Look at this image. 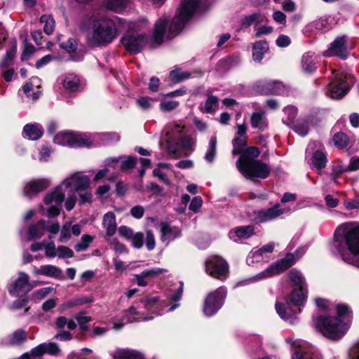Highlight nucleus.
<instances>
[{"label":"nucleus","instance_id":"aec40b11","mask_svg":"<svg viewBox=\"0 0 359 359\" xmlns=\"http://www.w3.org/2000/svg\"><path fill=\"white\" fill-rule=\"evenodd\" d=\"M276 245L275 243L271 242L255 251H251L246 259L248 264L251 265L255 262L264 261L265 258L267 257L266 255L271 253Z\"/></svg>","mask_w":359,"mask_h":359},{"label":"nucleus","instance_id":"393cba45","mask_svg":"<svg viewBox=\"0 0 359 359\" xmlns=\"http://www.w3.org/2000/svg\"><path fill=\"white\" fill-rule=\"evenodd\" d=\"M60 353L59 346L54 342L42 343L31 350L34 357H41L45 353L51 355H57Z\"/></svg>","mask_w":359,"mask_h":359},{"label":"nucleus","instance_id":"f257e3e1","mask_svg":"<svg viewBox=\"0 0 359 359\" xmlns=\"http://www.w3.org/2000/svg\"><path fill=\"white\" fill-rule=\"evenodd\" d=\"M210 5L205 0H183L177 15L170 23L166 16L160 18L156 22L151 35L153 43L159 45L165 37L171 39L178 34L194 14L205 11Z\"/></svg>","mask_w":359,"mask_h":359},{"label":"nucleus","instance_id":"cd10ccee","mask_svg":"<svg viewBox=\"0 0 359 359\" xmlns=\"http://www.w3.org/2000/svg\"><path fill=\"white\" fill-rule=\"evenodd\" d=\"M111 355L114 359H144L142 353L130 348H117Z\"/></svg>","mask_w":359,"mask_h":359},{"label":"nucleus","instance_id":"79ce46f5","mask_svg":"<svg viewBox=\"0 0 359 359\" xmlns=\"http://www.w3.org/2000/svg\"><path fill=\"white\" fill-rule=\"evenodd\" d=\"M191 77V74L181 69L176 68L170 72V78L175 83L182 82Z\"/></svg>","mask_w":359,"mask_h":359},{"label":"nucleus","instance_id":"a211bd4d","mask_svg":"<svg viewBox=\"0 0 359 359\" xmlns=\"http://www.w3.org/2000/svg\"><path fill=\"white\" fill-rule=\"evenodd\" d=\"M347 38L345 36L337 38L330 46L325 52L327 56H339L341 58H346L348 55Z\"/></svg>","mask_w":359,"mask_h":359},{"label":"nucleus","instance_id":"20e7f679","mask_svg":"<svg viewBox=\"0 0 359 359\" xmlns=\"http://www.w3.org/2000/svg\"><path fill=\"white\" fill-rule=\"evenodd\" d=\"M89 26L86 41L89 47H105L111 43L120 33L119 26L123 20L119 18L102 17L98 18L92 15L88 18Z\"/></svg>","mask_w":359,"mask_h":359},{"label":"nucleus","instance_id":"dca6fc26","mask_svg":"<svg viewBox=\"0 0 359 359\" xmlns=\"http://www.w3.org/2000/svg\"><path fill=\"white\" fill-rule=\"evenodd\" d=\"M27 274L23 272L19 273L18 278L8 286L9 293L15 297L25 296L32 289Z\"/></svg>","mask_w":359,"mask_h":359},{"label":"nucleus","instance_id":"052dcab7","mask_svg":"<svg viewBox=\"0 0 359 359\" xmlns=\"http://www.w3.org/2000/svg\"><path fill=\"white\" fill-rule=\"evenodd\" d=\"M154 100L148 97H141L136 100V103L140 108L143 110H147L152 106V103Z\"/></svg>","mask_w":359,"mask_h":359},{"label":"nucleus","instance_id":"e433bc0d","mask_svg":"<svg viewBox=\"0 0 359 359\" xmlns=\"http://www.w3.org/2000/svg\"><path fill=\"white\" fill-rule=\"evenodd\" d=\"M306 287L294 289L291 294V302L294 305H302L306 300Z\"/></svg>","mask_w":359,"mask_h":359},{"label":"nucleus","instance_id":"680f3d73","mask_svg":"<svg viewBox=\"0 0 359 359\" xmlns=\"http://www.w3.org/2000/svg\"><path fill=\"white\" fill-rule=\"evenodd\" d=\"M144 234L141 232L134 233L130 240L135 248L140 249L142 247Z\"/></svg>","mask_w":359,"mask_h":359},{"label":"nucleus","instance_id":"bf43d9fd","mask_svg":"<svg viewBox=\"0 0 359 359\" xmlns=\"http://www.w3.org/2000/svg\"><path fill=\"white\" fill-rule=\"evenodd\" d=\"M57 256L60 259L71 258L74 256V252L68 247L60 245L57 248Z\"/></svg>","mask_w":359,"mask_h":359},{"label":"nucleus","instance_id":"3c124183","mask_svg":"<svg viewBox=\"0 0 359 359\" xmlns=\"http://www.w3.org/2000/svg\"><path fill=\"white\" fill-rule=\"evenodd\" d=\"M71 222H66L61 228L60 241L61 243H66L71 238Z\"/></svg>","mask_w":359,"mask_h":359},{"label":"nucleus","instance_id":"49530a36","mask_svg":"<svg viewBox=\"0 0 359 359\" xmlns=\"http://www.w3.org/2000/svg\"><path fill=\"white\" fill-rule=\"evenodd\" d=\"M312 163L318 170H320L325 167L327 163L325 154L320 151H316L312 157Z\"/></svg>","mask_w":359,"mask_h":359},{"label":"nucleus","instance_id":"338daca9","mask_svg":"<svg viewBox=\"0 0 359 359\" xmlns=\"http://www.w3.org/2000/svg\"><path fill=\"white\" fill-rule=\"evenodd\" d=\"M44 250L47 257L53 258L57 256V248L53 242L46 243Z\"/></svg>","mask_w":359,"mask_h":359},{"label":"nucleus","instance_id":"c03bdc74","mask_svg":"<svg viewBox=\"0 0 359 359\" xmlns=\"http://www.w3.org/2000/svg\"><path fill=\"white\" fill-rule=\"evenodd\" d=\"M290 280L298 287L304 288L306 287L304 278L300 271L292 269L289 273Z\"/></svg>","mask_w":359,"mask_h":359},{"label":"nucleus","instance_id":"9b49d317","mask_svg":"<svg viewBox=\"0 0 359 359\" xmlns=\"http://www.w3.org/2000/svg\"><path fill=\"white\" fill-rule=\"evenodd\" d=\"M205 271L210 276L224 280L229 274V264L221 257L212 255L208 257L205 262Z\"/></svg>","mask_w":359,"mask_h":359},{"label":"nucleus","instance_id":"37998d69","mask_svg":"<svg viewBox=\"0 0 359 359\" xmlns=\"http://www.w3.org/2000/svg\"><path fill=\"white\" fill-rule=\"evenodd\" d=\"M178 142L180 144V149L175 156H172L173 157H178V154L181 150L192 149V147L194 146L196 142L190 136L184 135H181L180 138L178 139Z\"/></svg>","mask_w":359,"mask_h":359},{"label":"nucleus","instance_id":"de8ad7c7","mask_svg":"<svg viewBox=\"0 0 359 359\" xmlns=\"http://www.w3.org/2000/svg\"><path fill=\"white\" fill-rule=\"evenodd\" d=\"M44 231L42 225H39V221L36 224L31 225L28 229L29 240L41 238L44 235Z\"/></svg>","mask_w":359,"mask_h":359},{"label":"nucleus","instance_id":"4468645a","mask_svg":"<svg viewBox=\"0 0 359 359\" xmlns=\"http://www.w3.org/2000/svg\"><path fill=\"white\" fill-rule=\"evenodd\" d=\"M149 37L144 34L129 32L121 39L125 48L132 54H137L146 46Z\"/></svg>","mask_w":359,"mask_h":359},{"label":"nucleus","instance_id":"c9c22d12","mask_svg":"<svg viewBox=\"0 0 359 359\" xmlns=\"http://www.w3.org/2000/svg\"><path fill=\"white\" fill-rule=\"evenodd\" d=\"M217 137L212 136L210 137L208 146L204 156L205 160L208 163H212L217 154Z\"/></svg>","mask_w":359,"mask_h":359},{"label":"nucleus","instance_id":"f704fd0d","mask_svg":"<svg viewBox=\"0 0 359 359\" xmlns=\"http://www.w3.org/2000/svg\"><path fill=\"white\" fill-rule=\"evenodd\" d=\"M127 5V0H104V6L109 11L121 13L123 12Z\"/></svg>","mask_w":359,"mask_h":359},{"label":"nucleus","instance_id":"4be33fe9","mask_svg":"<svg viewBox=\"0 0 359 359\" xmlns=\"http://www.w3.org/2000/svg\"><path fill=\"white\" fill-rule=\"evenodd\" d=\"M33 273L35 276H45L55 279H62V271L60 268L51 264L42 265L40 267L34 266Z\"/></svg>","mask_w":359,"mask_h":359},{"label":"nucleus","instance_id":"f03ea898","mask_svg":"<svg viewBox=\"0 0 359 359\" xmlns=\"http://www.w3.org/2000/svg\"><path fill=\"white\" fill-rule=\"evenodd\" d=\"M330 251L334 255H339L348 264L359 267V225L346 223L340 225L334 232V237L330 245Z\"/></svg>","mask_w":359,"mask_h":359},{"label":"nucleus","instance_id":"c756f323","mask_svg":"<svg viewBox=\"0 0 359 359\" xmlns=\"http://www.w3.org/2000/svg\"><path fill=\"white\" fill-rule=\"evenodd\" d=\"M250 123L253 128L264 130L268 126L265 112L262 111L253 112L250 117Z\"/></svg>","mask_w":359,"mask_h":359},{"label":"nucleus","instance_id":"c85d7f7f","mask_svg":"<svg viewBox=\"0 0 359 359\" xmlns=\"http://www.w3.org/2000/svg\"><path fill=\"white\" fill-rule=\"evenodd\" d=\"M276 309L278 314L280 316L281 318H283L285 320H288L291 323H294L296 320L295 311L290 308L289 303L282 304L280 303L277 302L276 304Z\"/></svg>","mask_w":359,"mask_h":359},{"label":"nucleus","instance_id":"5fc2aeb1","mask_svg":"<svg viewBox=\"0 0 359 359\" xmlns=\"http://www.w3.org/2000/svg\"><path fill=\"white\" fill-rule=\"evenodd\" d=\"M259 155V151L257 147H246L245 151L242 154V155L240 156L239 159L237 162L242 161V158L243 156L246 159H255Z\"/></svg>","mask_w":359,"mask_h":359},{"label":"nucleus","instance_id":"4c0bfd02","mask_svg":"<svg viewBox=\"0 0 359 359\" xmlns=\"http://www.w3.org/2000/svg\"><path fill=\"white\" fill-rule=\"evenodd\" d=\"M218 107V98L215 96H210L206 100L204 105L199 107L203 113H212L217 110Z\"/></svg>","mask_w":359,"mask_h":359},{"label":"nucleus","instance_id":"e2e57ef3","mask_svg":"<svg viewBox=\"0 0 359 359\" xmlns=\"http://www.w3.org/2000/svg\"><path fill=\"white\" fill-rule=\"evenodd\" d=\"M166 271H167L164 269L153 268V269L144 270V271H142L141 273V274L142 275L143 277H144L145 278H152V277L159 276L160 274H161L164 272H166Z\"/></svg>","mask_w":359,"mask_h":359},{"label":"nucleus","instance_id":"6e6d98bb","mask_svg":"<svg viewBox=\"0 0 359 359\" xmlns=\"http://www.w3.org/2000/svg\"><path fill=\"white\" fill-rule=\"evenodd\" d=\"M110 248L118 254L128 253V250L125 245L120 243L117 238H111L109 241Z\"/></svg>","mask_w":359,"mask_h":359},{"label":"nucleus","instance_id":"603ef678","mask_svg":"<svg viewBox=\"0 0 359 359\" xmlns=\"http://www.w3.org/2000/svg\"><path fill=\"white\" fill-rule=\"evenodd\" d=\"M137 159L133 156H122V159L121 160V169L123 171H127L130 170L135 167L136 165Z\"/></svg>","mask_w":359,"mask_h":359},{"label":"nucleus","instance_id":"9d476101","mask_svg":"<svg viewBox=\"0 0 359 359\" xmlns=\"http://www.w3.org/2000/svg\"><path fill=\"white\" fill-rule=\"evenodd\" d=\"M306 251V248L302 247L298 248L296 252V257L292 253H288L286 256L278 260L276 262L271 264L265 271H262L257 276L259 279L269 278L275 275L280 274L285 270L292 266L297 259H299Z\"/></svg>","mask_w":359,"mask_h":359},{"label":"nucleus","instance_id":"2eb2a0df","mask_svg":"<svg viewBox=\"0 0 359 359\" xmlns=\"http://www.w3.org/2000/svg\"><path fill=\"white\" fill-rule=\"evenodd\" d=\"M182 128L177 123H169L164 128V140L166 142L168 151L172 156H175L180 149L177 135L182 132Z\"/></svg>","mask_w":359,"mask_h":359},{"label":"nucleus","instance_id":"5701e85b","mask_svg":"<svg viewBox=\"0 0 359 359\" xmlns=\"http://www.w3.org/2000/svg\"><path fill=\"white\" fill-rule=\"evenodd\" d=\"M255 229L251 225L239 226L231 229L229 232V237L233 242L239 243L251 237Z\"/></svg>","mask_w":359,"mask_h":359},{"label":"nucleus","instance_id":"864d4df0","mask_svg":"<svg viewBox=\"0 0 359 359\" xmlns=\"http://www.w3.org/2000/svg\"><path fill=\"white\" fill-rule=\"evenodd\" d=\"M16 53V43H15L8 50H7L6 55L4 57L0 62L1 67H6L8 66L15 57Z\"/></svg>","mask_w":359,"mask_h":359},{"label":"nucleus","instance_id":"a19ab883","mask_svg":"<svg viewBox=\"0 0 359 359\" xmlns=\"http://www.w3.org/2000/svg\"><path fill=\"white\" fill-rule=\"evenodd\" d=\"M40 22L43 24V32L48 34H51L55 29V20L50 15H43L40 18Z\"/></svg>","mask_w":359,"mask_h":359},{"label":"nucleus","instance_id":"f3484780","mask_svg":"<svg viewBox=\"0 0 359 359\" xmlns=\"http://www.w3.org/2000/svg\"><path fill=\"white\" fill-rule=\"evenodd\" d=\"M50 185V181L47 178L32 179L27 182L23 187L24 195L32 198L39 193L46 190Z\"/></svg>","mask_w":359,"mask_h":359},{"label":"nucleus","instance_id":"0eeeda50","mask_svg":"<svg viewBox=\"0 0 359 359\" xmlns=\"http://www.w3.org/2000/svg\"><path fill=\"white\" fill-rule=\"evenodd\" d=\"M100 136V135L60 132L54 137L53 142L55 144L70 147H90L98 144L95 142V140Z\"/></svg>","mask_w":359,"mask_h":359},{"label":"nucleus","instance_id":"69168bd1","mask_svg":"<svg viewBox=\"0 0 359 359\" xmlns=\"http://www.w3.org/2000/svg\"><path fill=\"white\" fill-rule=\"evenodd\" d=\"M283 111L285 114L287 116L288 122L286 123L287 124L292 123L297 115V109L294 106H287L284 108Z\"/></svg>","mask_w":359,"mask_h":359},{"label":"nucleus","instance_id":"6e6552de","mask_svg":"<svg viewBox=\"0 0 359 359\" xmlns=\"http://www.w3.org/2000/svg\"><path fill=\"white\" fill-rule=\"evenodd\" d=\"M355 79L348 72L332 71L328 86L330 96L333 99L343 97L354 84Z\"/></svg>","mask_w":359,"mask_h":359},{"label":"nucleus","instance_id":"58836bf2","mask_svg":"<svg viewBox=\"0 0 359 359\" xmlns=\"http://www.w3.org/2000/svg\"><path fill=\"white\" fill-rule=\"evenodd\" d=\"M332 141L336 147L344 149L348 145L350 139L344 133L339 132L333 135Z\"/></svg>","mask_w":359,"mask_h":359},{"label":"nucleus","instance_id":"a878e982","mask_svg":"<svg viewBox=\"0 0 359 359\" xmlns=\"http://www.w3.org/2000/svg\"><path fill=\"white\" fill-rule=\"evenodd\" d=\"M318 62V57L314 53L306 52L302 57V70L305 73L311 74L316 70Z\"/></svg>","mask_w":359,"mask_h":359},{"label":"nucleus","instance_id":"1a4fd4ad","mask_svg":"<svg viewBox=\"0 0 359 359\" xmlns=\"http://www.w3.org/2000/svg\"><path fill=\"white\" fill-rule=\"evenodd\" d=\"M238 170L246 177L266 178L271 172L268 165L255 159H246L243 157L242 161L236 162Z\"/></svg>","mask_w":359,"mask_h":359},{"label":"nucleus","instance_id":"8fccbe9b","mask_svg":"<svg viewBox=\"0 0 359 359\" xmlns=\"http://www.w3.org/2000/svg\"><path fill=\"white\" fill-rule=\"evenodd\" d=\"M93 241V237L92 236L88 234H83L81 236L80 242L74 246L75 250L76 252L86 250Z\"/></svg>","mask_w":359,"mask_h":359},{"label":"nucleus","instance_id":"13d9d810","mask_svg":"<svg viewBox=\"0 0 359 359\" xmlns=\"http://www.w3.org/2000/svg\"><path fill=\"white\" fill-rule=\"evenodd\" d=\"M180 105L179 102L175 100H164L161 102L159 107L162 111L168 112L171 111Z\"/></svg>","mask_w":359,"mask_h":359},{"label":"nucleus","instance_id":"7ed1b4c3","mask_svg":"<svg viewBox=\"0 0 359 359\" xmlns=\"http://www.w3.org/2000/svg\"><path fill=\"white\" fill-rule=\"evenodd\" d=\"M89 186L90 178L81 172H77L68 176L53 191L46 194L41 210L46 211L48 217L57 216L65 198L64 189H69L75 194L88 189Z\"/></svg>","mask_w":359,"mask_h":359},{"label":"nucleus","instance_id":"473e14b6","mask_svg":"<svg viewBox=\"0 0 359 359\" xmlns=\"http://www.w3.org/2000/svg\"><path fill=\"white\" fill-rule=\"evenodd\" d=\"M102 224L106 229V234L112 236L115 234L117 226L116 222L115 215L111 212H107L103 217Z\"/></svg>","mask_w":359,"mask_h":359},{"label":"nucleus","instance_id":"09e8293b","mask_svg":"<svg viewBox=\"0 0 359 359\" xmlns=\"http://www.w3.org/2000/svg\"><path fill=\"white\" fill-rule=\"evenodd\" d=\"M39 225H42L43 229L53 235L58 233L60 231V224L57 222L40 219Z\"/></svg>","mask_w":359,"mask_h":359},{"label":"nucleus","instance_id":"0e129e2a","mask_svg":"<svg viewBox=\"0 0 359 359\" xmlns=\"http://www.w3.org/2000/svg\"><path fill=\"white\" fill-rule=\"evenodd\" d=\"M92 350L88 348H83L80 352H72L68 355V359H85L84 355H90Z\"/></svg>","mask_w":359,"mask_h":359},{"label":"nucleus","instance_id":"7c9ffc66","mask_svg":"<svg viewBox=\"0 0 359 359\" xmlns=\"http://www.w3.org/2000/svg\"><path fill=\"white\" fill-rule=\"evenodd\" d=\"M269 50V44L265 40L255 42L252 46V58L255 62H261Z\"/></svg>","mask_w":359,"mask_h":359},{"label":"nucleus","instance_id":"39448f33","mask_svg":"<svg viewBox=\"0 0 359 359\" xmlns=\"http://www.w3.org/2000/svg\"><path fill=\"white\" fill-rule=\"evenodd\" d=\"M163 306V304L156 297H147L124 311L121 321L114 323L113 328L118 330L126 323L152 320L154 316L152 315L148 316V313H151L156 316L161 315Z\"/></svg>","mask_w":359,"mask_h":359},{"label":"nucleus","instance_id":"774afa93","mask_svg":"<svg viewBox=\"0 0 359 359\" xmlns=\"http://www.w3.org/2000/svg\"><path fill=\"white\" fill-rule=\"evenodd\" d=\"M202 205H203L202 198L201 196H195L191 200L189 208L190 210H191L194 212H198L200 210Z\"/></svg>","mask_w":359,"mask_h":359},{"label":"nucleus","instance_id":"b1692460","mask_svg":"<svg viewBox=\"0 0 359 359\" xmlns=\"http://www.w3.org/2000/svg\"><path fill=\"white\" fill-rule=\"evenodd\" d=\"M161 239L168 245L170 241L181 236V231L176 226H171L167 222L160 224Z\"/></svg>","mask_w":359,"mask_h":359},{"label":"nucleus","instance_id":"ea45409f","mask_svg":"<svg viewBox=\"0 0 359 359\" xmlns=\"http://www.w3.org/2000/svg\"><path fill=\"white\" fill-rule=\"evenodd\" d=\"M246 140L247 137H234L232 144H233V155H242V154L245 151L247 146H246Z\"/></svg>","mask_w":359,"mask_h":359},{"label":"nucleus","instance_id":"bb28decb","mask_svg":"<svg viewBox=\"0 0 359 359\" xmlns=\"http://www.w3.org/2000/svg\"><path fill=\"white\" fill-rule=\"evenodd\" d=\"M43 134V127L36 123L26 124L22 131L23 137L29 140H37L42 137Z\"/></svg>","mask_w":359,"mask_h":359},{"label":"nucleus","instance_id":"72a5a7b5","mask_svg":"<svg viewBox=\"0 0 359 359\" xmlns=\"http://www.w3.org/2000/svg\"><path fill=\"white\" fill-rule=\"evenodd\" d=\"M62 84L65 89L69 91H76L80 86V79L74 74H67L64 76Z\"/></svg>","mask_w":359,"mask_h":359},{"label":"nucleus","instance_id":"a18cd8bd","mask_svg":"<svg viewBox=\"0 0 359 359\" xmlns=\"http://www.w3.org/2000/svg\"><path fill=\"white\" fill-rule=\"evenodd\" d=\"M74 317L76 320L81 330H88V327L86 324L92 320V318L90 316H87L86 311H81L75 314Z\"/></svg>","mask_w":359,"mask_h":359},{"label":"nucleus","instance_id":"6ab92c4d","mask_svg":"<svg viewBox=\"0 0 359 359\" xmlns=\"http://www.w3.org/2000/svg\"><path fill=\"white\" fill-rule=\"evenodd\" d=\"M290 212L291 210L290 208H282L280 204H276L272 208L258 211L257 219L259 222H264Z\"/></svg>","mask_w":359,"mask_h":359},{"label":"nucleus","instance_id":"412c9836","mask_svg":"<svg viewBox=\"0 0 359 359\" xmlns=\"http://www.w3.org/2000/svg\"><path fill=\"white\" fill-rule=\"evenodd\" d=\"M257 87V91L262 94L282 95L285 91L284 85L279 81H260Z\"/></svg>","mask_w":359,"mask_h":359},{"label":"nucleus","instance_id":"f8f14e48","mask_svg":"<svg viewBox=\"0 0 359 359\" xmlns=\"http://www.w3.org/2000/svg\"><path fill=\"white\" fill-rule=\"evenodd\" d=\"M286 342L294 350L292 359H322L321 355L306 342L300 339L287 338Z\"/></svg>","mask_w":359,"mask_h":359},{"label":"nucleus","instance_id":"2f4dec72","mask_svg":"<svg viewBox=\"0 0 359 359\" xmlns=\"http://www.w3.org/2000/svg\"><path fill=\"white\" fill-rule=\"evenodd\" d=\"M27 339V332L23 329H18L8 337L6 344L10 346H17L22 345Z\"/></svg>","mask_w":359,"mask_h":359},{"label":"nucleus","instance_id":"423d86ee","mask_svg":"<svg viewBox=\"0 0 359 359\" xmlns=\"http://www.w3.org/2000/svg\"><path fill=\"white\" fill-rule=\"evenodd\" d=\"M336 310L338 318L319 316L314 319L316 328L323 336L332 340H338L345 334L348 325L341 318L349 317L351 313L349 307L345 304H338Z\"/></svg>","mask_w":359,"mask_h":359},{"label":"nucleus","instance_id":"4d7b16f0","mask_svg":"<svg viewBox=\"0 0 359 359\" xmlns=\"http://www.w3.org/2000/svg\"><path fill=\"white\" fill-rule=\"evenodd\" d=\"M309 121L304 120L299 121L294 128V131L299 135L304 137L306 136L309 133Z\"/></svg>","mask_w":359,"mask_h":359},{"label":"nucleus","instance_id":"ddd939ff","mask_svg":"<svg viewBox=\"0 0 359 359\" xmlns=\"http://www.w3.org/2000/svg\"><path fill=\"white\" fill-rule=\"evenodd\" d=\"M226 295V290L224 287H220L208 294L204 302V314L206 316L215 315L222 308Z\"/></svg>","mask_w":359,"mask_h":359}]
</instances>
